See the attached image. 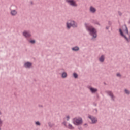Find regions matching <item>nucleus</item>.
Wrapping results in <instances>:
<instances>
[{"label": "nucleus", "mask_w": 130, "mask_h": 130, "mask_svg": "<svg viewBox=\"0 0 130 130\" xmlns=\"http://www.w3.org/2000/svg\"><path fill=\"white\" fill-rule=\"evenodd\" d=\"M83 126H85V127H87V126H88V123H85V124L83 125Z\"/></svg>", "instance_id": "nucleus-33"}, {"label": "nucleus", "mask_w": 130, "mask_h": 130, "mask_svg": "<svg viewBox=\"0 0 130 130\" xmlns=\"http://www.w3.org/2000/svg\"><path fill=\"white\" fill-rule=\"evenodd\" d=\"M68 77V74L66 73V72H63L61 74V78L63 79H66Z\"/></svg>", "instance_id": "nucleus-15"}, {"label": "nucleus", "mask_w": 130, "mask_h": 130, "mask_svg": "<svg viewBox=\"0 0 130 130\" xmlns=\"http://www.w3.org/2000/svg\"><path fill=\"white\" fill-rule=\"evenodd\" d=\"M117 77H121V74L120 73H117L116 74Z\"/></svg>", "instance_id": "nucleus-27"}, {"label": "nucleus", "mask_w": 130, "mask_h": 130, "mask_svg": "<svg viewBox=\"0 0 130 130\" xmlns=\"http://www.w3.org/2000/svg\"><path fill=\"white\" fill-rule=\"evenodd\" d=\"M91 22L93 24H94V25H98L99 26H100V23H99V22H98V21L96 20H91Z\"/></svg>", "instance_id": "nucleus-13"}, {"label": "nucleus", "mask_w": 130, "mask_h": 130, "mask_svg": "<svg viewBox=\"0 0 130 130\" xmlns=\"http://www.w3.org/2000/svg\"><path fill=\"white\" fill-rule=\"evenodd\" d=\"M30 4H31V5H33V2H32V1H31V2H30Z\"/></svg>", "instance_id": "nucleus-37"}, {"label": "nucleus", "mask_w": 130, "mask_h": 130, "mask_svg": "<svg viewBox=\"0 0 130 130\" xmlns=\"http://www.w3.org/2000/svg\"><path fill=\"white\" fill-rule=\"evenodd\" d=\"M39 107H43V105H39Z\"/></svg>", "instance_id": "nucleus-35"}, {"label": "nucleus", "mask_w": 130, "mask_h": 130, "mask_svg": "<svg viewBox=\"0 0 130 130\" xmlns=\"http://www.w3.org/2000/svg\"><path fill=\"white\" fill-rule=\"evenodd\" d=\"M89 89L92 94H95V93H97V92H98V89L97 88H95L92 87H89Z\"/></svg>", "instance_id": "nucleus-7"}, {"label": "nucleus", "mask_w": 130, "mask_h": 130, "mask_svg": "<svg viewBox=\"0 0 130 130\" xmlns=\"http://www.w3.org/2000/svg\"><path fill=\"white\" fill-rule=\"evenodd\" d=\"M68 128L69 129H75V127H74L73 126V125H72V124H69V125H68Z\"/></svg>", "instance_id": "nucleus-19"}, {"label": "nucleus", "mask_w": 130, "mask_h": 130, "mask_svg": "<svg viewBox=\"0 0 130 130\" xmlns=\"http://www.w3.org/2000/svg\"><path fill=\"white\" fill-rule=\"evenodd\" d=\"M123 27L125 28L124 31L126 32V34H128V28H127V26L125 24L122 26V28H123Z\"/></svg>", "instance_id": "nucleus-17"}, {"label": "nucleus", "mask_w": 130, "mask_h": 130, "mask_svg": "<svg viewBox=\"0 0 130 130\" xmlns=\"http://www.w3.org/2000/svg\"><path fill=\"white\" fill-rule=\"evenodd\" d=\"M129 24H130V22H129Z\"/></svg>", "instance_id": "nucleus-42"}, {"label": "nucleus", "mask_w": 130, "mask_h": 130, "mask_svg": "<svg viewBox=\"0 0 130 130\" xmlns=\"http://www.w3.org/2000/svg\"><path fill=\"white\" fill-rule=\"evenodd\" d=\"M3 125V120H2V119L0 118V125Z\"/></svg>", "instance_id": "nucleus-32"}, {"label": "nucleus", "mask_w": 130, "mask_h": 130, "mask_svg": "<svg viewBox=\"0 0 130 130\" xmlns=\"http://www.w3.org/2000/svg\"><path fill=\"white\" fill-rule=\"evenodd\" d=\"M118 14H119V16H122V13H121L120 11H118Z\"/></svg>", "instance_id": "nucleus-25"}, {"label": "nucleus", "mask_w": 130, "mask_h": 130, "mask_svg": "<svg viewBox=\"0 0 130 130\" xmlns=\"http://www.w3.org/2000/svg\"><path fill=\"white\" fill-rule=\"evenodd\" d=\"M70 22L71 23V26L73 27V28H77L78 27V24L75 21L71 20Z\"/></svg>", "instance_id": "nucleus-8"}, {"label": "nucleus", "mask_w": 130, "mask_h": 130, "mask_svg": "<svg viewBox=\"0 0 130 130\" xmlns=\"http://www.w3.org/2000/svg\"><path fill=\"white\" fill-rule=\"evenodd\" d=\"M66 26H67V29H71V27H72L71 22H70V23L67 22Z\"/></svg>", "instance_id": "nucleus-16"}, {"label": "nucleus", "mask_w": 130, "mask_h": 130, "mask_svg": "<svg viewBox=\"0 0 130 130\" xmlns=\"http://www.w3.org/2000/svg\"><path fill=\"white\" fill-rule=\"evenodd\" d=\"M105 59V58L104 57V55H102L99 58V60L100 61V62H104Z\"/></svg>", "instance_id": "nucleus-11"}, {"label": "nucleus", "mask_w": 130, "mask_h": 130, "mask_svg": "<svg viewBox=\"0 0 130 130\" xmlns=\"http://www.w3.org/2000/svg\"><path fill=\"white\" fill-rule=\"evenodd\" d=\"M10 14L12 16H16L17 14H18V12H17L16 10H11Z\"/></svg>", "instance_id": "nucleus-10"}, {"label": "nucleus", "mask_w": 130, "mask_h": 130, "mask_svg": "<svg viewBox=\"0 0 130 130\" xmlns=\"http://www.w3.org/2000/svg\"><path fill=\"white\" fill-rule=\"evenodd\" d=\"M48 125L50 127H52L54 125V124H52L51 122H49Z\"/></svg>", "instance_id": "nucleus-22"}, {"label": "nucleus", "mask_w": 130, "mask_h": 130, "mask_svg": "<svg viewBox=\"0 0 130 130\" xmlns=\"http://www.w3.org/2000/svg\"><path fill=\"white\" fill-rule=\"evenodd\" d=\"M93 105H94V106H97V104L93 103Z\"/></svg>", "instance_id": "nucleus-36"}, {"label": "nucleus", "mask_w": 130, "mask_h": 130, "mask_svg": "<svg viewBox=\"0 0 130 130\" xmlns=\"http://www.w3.org/2000/svg\"><path fill=\"white\" fill-rule=\"evenodd\" d=\"M35 124H36V125H38V126H40V125H41V123H40V122H39L38 121L35 122Z\"/></svg>", "instance_id": "nucleus-21"}, {"label": "nucleus", "mask_w": 130, "mask_h": 130, "mask_svg": "<svg viewBox=\"0 0 130 130\" xmlns=\"http://www.w3.org/2000/svg\"><path fill=\"white\" fill-rule=\"evenodd\" d=\"M23 36H24V37H25V38H28L32 36V35H31V34H30V32L26 30L23 32Z\"/></svg>", "instance_id": "nucleus-6"}, {"label": "nucleus", "mask_w": 130, "mask_h": 130, "mask_svg": "<svg viewBox=\"0 0 130 130\" xmlns=\"http://www.w3.org/2000/svg\"><path fill=\"white\" fill-rule=\"evenodd\" d=\"M66 2L71 7H78V4L76 1L75 0H65Z\"/></svg>", "instance_id": "nucleus-3"}, {"label": "nucleus", "mask_w": 130, "mask_h": 130, "mask_svg": "<svg viewBox=\"0 0 130 130\" xmlns=\"http://www.w3.org/2000/svg\"><path fill=\"white\" fill-rule=\"evenodd\" d=\"M73 123L74 125L76 126H79V125H82L83 124V119L82 117H79L78 118H74L73 119Z\"/></svg>", "instance_id": "nucleus-2"}, {"label": "nucleus", "mask_w": 130, "mask_h": 130, "mask_svg": "<svg viewBox=\"0 0 130 130\" xmlns=\"http://www.w3.org/2000/svg\"><path fill=\"white\" fill-rule=\"evenodd\" d=\"M106 93H107V94L109 95L110 97H113L114 96L113 93H112V92L111 91H106Z\"/></svg>", "instance_id": "nucleus-14"}, {"label": "nucleus", "mask_w": 130, "mask_h": 130, "mask_svg": "<svg viewBox=\"0 0 130 130\" xmlns=\"http://www.w3.org/2000/svg\"><path fill=\"white\" fill-rule=\"evenodd\" d=\"M16 8H17V6H15Z\"/></svg>", "instance_id": "nucleus-41"}, {"label": "nucleus", "mask_w": 130, "mask_h": 130, "mask_svg": "<svg viewBox=\"0 0 130 130\" xmlns=\"http://www.w3.org/2000/svg\"><path fill=\"white\" fill-rule=\"evenodd\" d=\"M32 63L30 62H26L24 63V67L25 69H30L31 67H32Z\"/></svg>", "instance_id": "nucleus-5"}, {"label": "nucleus", "mask_w": 130, "mask_h": 130, "mask_svg": "<svg viewBox=\"0 0 130 130\" xmlns=\"http://www.w3.org/2000/svg\"><path fill=\"white\" fill-rule=\"evenodd\" d=\"M125 94H127V95H129V94H130L129 90H128L127 89H125Z\"/></svg>", "instance_id": "nucleus-23"}, {"label": "nucleus", "mask_w": 130, "mask_h": 130, "mask_svg": "<svg viewBox=\"0 0 130 130\" xmlns=\"http://www.w3.org/2000/svg\"><path fill=\"white\" fill-rule=\"evenodd\" d=\"M98 98H99V95H98Z\"/></svg>", "instance_id": "nucleus-39"}, {"label": "nucleus", "mask_w": 130, "mask_h": 130, "mask_svg": "<svg viewBox=\"0 0 130 130\" xmlns=\"http://www.w3.org/2000/svg\"><path fill=\"white\" fill-rule=\"evenodd\" d=\"M62 124H63L66 127H68V126L67 125V122L64 121L62 123Z\"/></svg>", "instance_id": "nucleus-24"}, {"label": "nucleus", "mask_w": 130, "mask_h": 130, "mask_svg": "<svg viewBox=\"0 0 130 130\" xmlns=\"http://www.w3.org/2000/svg\"><path fill=\"white\" fill-rule=\"evenodd\" d=\"M93 111H95V113H98V110L97 109H94Z\"/></svg>", "instance_id": "nucleus-31"}, {"label": "nucleus", "mask_w": 130, "mask_h": 130, "mask_svg": "<svg viewBox=\"0 0 130 130\" xmlns=\"http://www.w3.org/2000/svg\"><path fill=\"white\" fill-rule=\"evenodd\" d=\"M86 31L88 32L90 36H92L91 40L95 38H97V30L95 27H93L90 23H85L84 24Z\"/></svg>", "instance_id": "nucleus-1"}, {"label": "nucleus", "mask_w": 130, "mask_h": 130, "mask_svg": "<svg viewBox=\"0 0 130 130\" xmlns=\"http://www.w3.org/2000/svg\"><path fill=\"white\" fill-rule=\"evenodd\" d=\"M88 118L91 120L92 124H95V123H97L98 120H97V118L96 117H94V116H88Z\"/></svg>", "instance_id": "nucleus-4"}, {"label": "nucleus", "mask_w": 130, "mask_h": 130, "mask_svg": "<svg viewBox=\"0 0 130 130\" xmlns=\"http://www.w3.org/2000/svg\"><path fill=\"white\" fill-rule=\"evenodd\" d=\"M108 25L110 26L112 25V22H111V21H108Z\"/></svg>", "instance_id": "nucleus-26"}, {"label": "nucleus", "mask_w": 130, "mask_h": 130, "mask_svg": "<svg viewBox=\"0 0 130 130\" xmlns=\"http://www.w3.org/2000/svg\"><path fill=\"white\" fill-rule=\"evenodd\" d=\"M66 117L67 118V121H69V120H70V116H67Z\"/></svg>", "instance_id": "nucleus-30"}, {"label": "nucleus", "mask_w": 130, "mask_h": 130, "mask_svg": "<svg viewBox=\"0 0 130 130\" xmlns=\"http://www.w3.org/2000/svg\"><path fill=\"white\" fill-rule=\"evenodd\" d=\"M73 51H79L80 50V48L78 46H75L72 48Z\"/></svg>", "instance_id": "nucleus-12"}, {"label": "nucleus", "mask_w": 130, "mask_h": 130, "mask_svg": "<svg viewBox=\"0 0 130 130\" xmlns=\"http://www.w3.org/2000/svg\"><path fill=\"white\" fill-rule=\"evenodd\" d=\"M89 11L90 13H92V14H94L96 13V8H95L94 7L91 6L90 7Z\"/></svg>", "instance_id": "nucleus-9"}, {"label": "nucleus", "mask_w": 130, "mask_h": 130, "mask_svg": "<svg viewBox=\"0 0 130 130\" xmlns=\"http://www.w3.org/2000/svg\"><path fill=\"white\" fill-rule=\"evenodd\" d=\"M78 128L79 130H83V128L81 126H78Z\"/></svg>", "instance_id": "nucleus-29"}, {"label": "nucleus", "mask_w": 130, "mask_h": 130, "mask_svg": "<svg viewBox=\"0 0 130 130\" xmlns=\"http://www.w3.org/2000/svg\"><path fill=\"white\" fill-rule=\"evenodd\" d=\"M0 130H2V128H0Z\"/></svg>", "instance_id": "nucleus-40"}, {"label": "nucleus", "mask_w": 130, "mask_h": 130, "mask_svg": "<svg viewBox=\"0 0 130 130\" xmlns=\"http://www.w3.org/2000/svg\"><path fill=\"white\" fill-rule=\"evenodd\" d=\"M29 43L31 44H35L36 43V41L35 40H30L29 41Z\"/></svg>", "instance_id": "nucleus-18"}, {"label": "nucleus", "mask_w": 130, "mask_h": 130, "mask_svg": "<svg viewBox=\"0 0 130 130\" xmlns=\"http://www.w3.org/2000/svg\"><path fill=\"white\" fill-rule=\"evenodd\" d=\"M73 77L75 78V79H78V77H79V75L78 74L74 73H73Z\"/></svg>", "instance_id": "nucleus-20"}, {"label": "nucleus", "mask_w": 130, "mask_h": 130, "mask_svg": "<svg viewBox=\"0 0 130 130\" xmlns=\"http://www.w3.org/2000/svg\"><path fill=\"white\" fill-rule=\"evenodd\" d=\"M104 85H107L106 83L104 82Z\"/></svg>", "instance_id": "nucleus-38"}, {"label": "nucleus", "mask_w": 130, "mask_h": 130, "mask_svg": "<svg viewBox=\"0 0 130 130\" xmlns=\"http://www.w3.org/2000/svg\"><path fill=\"white\" fill-rule=\"evenodd\" d=\"M110 27V26H106V30H108V29H109Z\"/></svg>", "instance_id": "nucleus-34"}, {"label": "nucleus", "mask_w": 130, "mask_h": 130, "mask_svg": "<svg viewBox=\"0 0 130 130\" xmlns=\"http://www.w3.org/2000/svg\"><path fill=\"white\" fill-rule=\"evenodd\" d=\"M111 100H112V101H115V100H114L115 96L114 95H113V97H111Z\"/></svg>", "instance_id": "nucleus-28"}]
</instances>
